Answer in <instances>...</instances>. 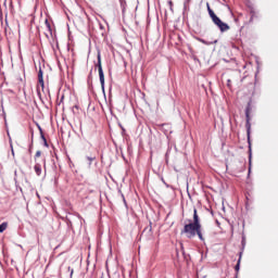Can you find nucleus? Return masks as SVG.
<instances>
[{"instance_id":"obj_14","label":"nucleus","mask_w":278,"mask_h":278,"mask_svg":"<svg viewBox=\"0 0 278 278\" xmlns=\"http://www.w3.org/2000/svg\"><path fill=\"white\" fill-rule=\"evenodd\" d=\"M88 160H89L90 162H92V159L88 157Z\"/></svg>"},{"instance_id":"obj_4","label":"nucleus","mask_w":278,"mask_h":278,"mask_svg":"<svg viewBox=\"0 0 278 278\" xmlns=\"http://www.w3.org/2000/svg\"><path fill=\"white\" fill-rule=\"evenodd\" d=\"M38 78H39V84H41V87L45 88V80L42 79V71H39Z\"/></svg>"},{"instance_id":"obj_10","label":"nucleus","mask_w":278,"mask_h":278,"mask_svg":"<svg viewBox=\"0 0 278 278\" xmlns=\"http://www.w3.org/2000/svg\"><path fill=\"white\" fill-rule=\"evenodd\" d=\"M41 138H42V140H43V142H45V146L48 147V144H47V139L45 138V136H41Z\"/></svg>"},{"instance_id":"obj_3","label":"nucleus","mask_w":278,"mask_h":278,"mask_svg":"<svg viewBox=\"0 0 278 278\" xmlns=\"http://www.w3.org/2000/svg\"><path fill=\"white\" fill-rule=\"evenodd\" d=\"M213 23L217 25V27L220 29V31H229V25H227L225 22L220 21L218 16H216L214 20H212Z\"/></svg>"},{"instance_id":"obj_9","label":"nucleus","mask_w":278,"mask_h":278,"mask_svg":"<svg viewBox=\"0 0 278 278\" xmlns=\"http://www.w3.org/2000/svg\"><path fill=\"white\" fill-rule=\"evenodd\" d=\"M42 153L40 151H37L36 154H35V157H40Z\"/></svg>"},{"instance_id":"obj_13","label":"nucleus","mask_w":278,"mask_h":278,"mask_svg":"<svg viewBox=\"0 0 278 278\" xmlns=\"http://www.w3.org/2000/svg\"><path fill=\"white\" fill-rule=\"evenodd\" d=\"M169 5H173V1H169Z\"/></svg>"},{"instance_id":"obj_11","label":"nucleus","mask_w":278,"mask_h":278,"mask_svg":"<svg viewBox=\"0 0 278 278\" xmlns=\"http://www.w3.org/2000/svg\"><path fill=\"white\" fill-rule=\"evenodd\" d=\"M207 10H208V14H210L211 12H213L212 9L210 8V4H207Z\"/></svg>"},{"instance_id":"obj_15","label":"nucleus","mask_w":278,"mask_h":278,"mask_svg":"<svg viewBox=\"0 0 278 278\" xmlns=\"http://www.w3.org/2000/svg\"><path fill=\"white\" fill-rule=\"evenodd\" d=\"M187 3H190V0H187Z\"/></svg>"},{"instance_id":"obj_2","label":"nucleus","mask_w":278,"mask_h":278,"mask_svg":"<svg viewBox=\"0 0 278 278\" xmlns=\"http://www.w3.org/2000/svg\"><path fill=\"white\" fill-rule=\"evenodd\" d=\"M98 71L101 88L102 90H105V75L103 74V67L101 66V53H98Z\"/></svg>"},{"instance_id":"obj_5","label":"nucleus","mask_w":278,"mask_h":278,"mask_svg":"<svg viewBox=\"0 0 278 278\" xmlns=\"http://www.w3.org/2000/svg\"><path fill=\"white\" fill-rule=\"evenodd\" d=\"M8 229V223H2L0 225V233H3V231H5Z\"/></svg>"},{"instance_id":"obj_6","label":"nucleus","mask_w":278,"mask_h":278,"mask_svg":"<svg viewBox=\"0 0 278 278\" xmlns=\"http://www.w3.org/2000/svg\"><path fill=\"white\" fill-rule=\"evenodd\" d=\"M35 173L37 174V175H40V173H42V169L40 168V165H35Z\"/></svg>"},{"instance_id":"obj_16","label":"nucleus","mask_w":278,"mask_h":278,"mask_svg":"<svg viewBox=\"0 0 278 278\" xmlns=\"http://www.w3.org/2000/svg\"><path fill=\"white\" fill-rule=\"evenodd\" d=\"M71 275H73V269L71 270Z\"/></svg>"},{"instance_id":"obj_8","label":"nucleus","mask_w":278,"mask_h":278,"mask_svg":"<svg viewBox=\"0 0 278 278\" xmlns=\"http://www.w3.org/2000/svg\"><path fill=\"white\" fill-rule=\"evenodd\" d=\"M236 270H240V258L238 261V264L236 265Z\"/></svg>"},{"instance_id":"obj_7","label":"nucleus","mask_w":278,"mask_h":278,"mask_svg":"<svg viewBox=\"0 0 278 278\" xmlns=\"http://www.w3.org/2000/svg\"><path fill=\"white\" fill-rule=\"evenodd\" d=\"M212 21L216 18V13H214V11H211V13H208Z\"/></svg>"},{"instance_id":"obj_12","label":"nucleus","mask_w":278,"mask_h":278,"mask_svg":"<svg viewBox=\"0 0 278 278\" xmlns=\"http://www.w3.org/2000/svg\"><path fill=\"white\" fill-rule=\"evenodd\" d=\"M11 151H12V155H14V149L13 148H11Z\"/></svg>"},{"instance_id":"obj_1","label":"nucleus","mask_w":278,"mask_h":278,"mask_svg":"<svg viewBox=\"0 0 278 278\" xmlns=\"http://www.w3.org/2000/svg\"><path fill=\"white\" fill-rule=\"evenodd\" d=\"M181 233H186L187 238H194V236H199L200 240H203V233H201V222L199 220L197 208L193 210V222L189 220V223L185 225Z\"/></svg>"}]
</instances>
